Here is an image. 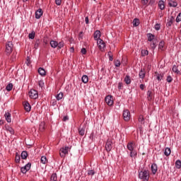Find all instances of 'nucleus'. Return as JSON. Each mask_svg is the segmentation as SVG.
<instances>
[{"instance_id":"f257e3e1","label":"nucleus","mask_w":181,"mask_h":181,"mask_svg":"<svg viewBox=\"0 0 181 181\" xmlns=\"http://www.w3.org/2000/svg\"><path fill=\"white\" fill-rule=\"evenodd\" d=\"M13 52V42L8 41L6 43L5 53L6 56H11Z\"/></svg>"},{"instance_id":"f03ea898","label":"nucleus","mask_w":181,"mask_h":181,"mask_svg":"<svg viewBox=\"0 0 181 181\" xmlns=\"http://www.w3.org/2000/svg\"><path fill=\"white\" fill-rule=\"evenodd\" d=\"M139 177L143 181H149V171L143 170L139 173Z\"/></svg>"},{"instance_id":"7ed1b4c3","label":"nucleus","mask_w":181,"mask_h":181,"mask_svg":"<svg viewBox=\"0 0 181 181\" xmlns=\"http://www.w3.org/2000/svg\"><path fill=\"white\" fill-rule=\"evenodd\" d=\"M28 96L30 98H32L33 100H36L37 98H39V93H37V90L35 89H31L28 92Z\"/></svg>"},{"instance_id":"20e7f679","label":"nucleus","mask_w":181,"mask_h":181,"mask_svg":"<svg viewBox=\"0 0 181 181\" xmlns=\"http://www.w3.org/2000/svg\"><path fill=\"white\" fill-rule=\"evenodd\" d=\"M122 115H123V119H124V121H126L127 122H128V121L131 119V112H129L128 109H125L123 110Z\"/></svg>"},{"instance_id":"39448f33","label":"nucleus","mask_w":181,"mask_h":181,"mask_svg":"<svg viewBox=\"0 0 181 181\" xmlns=\"http://www.w3.org/2000/svg\"><path fill=\"white\" fill-rule=\"evenodd\" d=\"M112 139H108L105 146L107 152H111V150L112 149Z\"/></svg>"},{"instance_id":"423d86ee","label":"nucleus","mask_w":181,"mask_h":181,"mask_svg":"<svg viewBox=\"0 0 181 181\" xmlns=\"http://www.w3.org/2000/svg\"><path fill=\"white\" fill-rule=\"evenodd\" d=\"M69 154V146L62 147L60 149L59 155L61 158H65Z\"/></svg>"},{"instance_id":"0eeeda50","label":"nucleus","mask_w":181,"mask_h":181,"mask_svg":"<svg viewBox=\"0 0 181 181\" xmlns=\"http://www.w3.org/2000/svg\"><path fill=\"white\" fill-rule=\"evenodd\" d=\"M30 166H32V163H28L25 166L22 167L21 168V173L25 174V173H26V172H28V170H30Z\"/></svg>"},{"instance_id":"6e6552de","label":"nucleus","mask_w":181,"mask_h":181,"mask_svg":"<svg viewBox=\"0 0 181 181\" xmlns=\"http://www.w3.org/2000/svg\"><path fill=\"white\" fill-rule=\"evenodd\" d=\"M105 103L107 104V105H112L114 104V101L112 100V96L111 95H107L105 97Z\"/></svg>"},{"instance_id":"1a4fd4ad","label":"nucleus","mask_w":181,"mask_h":181,"mask_svg":"<svg viewBox=\"0 0 181 181\" xmlns=\"http://www.w3.org/2000/svg\"><path fill=\"white\" fill-rule=\"evenodd\" d=\"M97 43L100 50H104V49H105V42L103 40H98Z\"/></svg>"},{"instance_id":"9d476101","label":"nucleus","mask_w":181,"mask_h":181,"mask_svg":"<svg viewBox=\"0 0 181 181\" xmlns=\"http://www.w3.org/2000/svg\"><path fill=\"white\" fill-rule=\"evenodd\" d=\"M42 15H43V11L42 10V8H39L35 12V18L40 19V18H42Z\"/></svg>"},{"instance_id":"9b49d317","label":"nucleus","mask_w":181,"mask_h":181,"mask_svg":"<svg viewBox=\"0 0 181 181\" xmlns=\"http://www.w3.org/2000/svg\"><path fill=\"white\" fill-rule=\"evenodd\" d=\"M100 37H101V32H100V30H96L94 33V39L95 40H97L98 42V40H101L100 39Z\"/></svg>"},{"instance_id":"f8f14e48","label":"nucleus","mask_w":181,"mask_h":181,"mask_svg":"<svg viewBox=\"0 0 181 181\" xmlns=\"http://www.w3.org/2000/svg\"><path fill=\"white\" fill-rule=\"evenodd\" d=\"M146 75V71H145V69H141L139 73V78H141L142 80H144V78H145Z\"/></svg>"},{"instance_id":"ddd939ff","label":"nucleus","mask_w":181,"mask_h":181,"mask_svg":"<svg viewBox=\"0 0 181 181\" xmlns=\"http://www.w3.org/2000/svg\"><path fill=\"white\" fill-rule=\"evenodd\" d=\"M151 168L153 175H156V173L158 172V165H156V163H153Z\"/></svg>"},{"instance_id":"4468645a","label":"nucleus","mask_w":181,"mask_h":181,"mask_svg":"<svg viewBox=\"0 0 181 181\" xmlns=\"http://www.w3.org/2000/svg\"><path fill=\"white\" fill-rule=\"evenodd\" d=\"M169 6H173V8H176L177 6V2L176 0H168Z\"/></svg>"},{"instance_id":"2eb2a0df","label":"nucleus","mask_w":181,"mask_h":181,"mask_svg":"<svg viewBox=\"0 0 181 181\" xmlns=\"http://www.w3.org/2000/svg\"><path fill=\"white\" fill-rule=\"evenodd\" d=\"M127 148L128 151H135L134 148V141L129 142L127 145Z\"/></svg>"},{"instance_id":"dca6fc26","label":"nucleus","mask_w":181,"mask_h":181,"mask_svg":"<svg viewBox=\"0 0 181 181\" xmlns=\"http://www.w3.org/2000/svg\"><path fill=\"white\" fill-rule=\"evenodd\" d=\"M6 121L8 123L12 122V119L11 118V113L6 112L4 115Z\"/></svg>"},{"instance_id":"f3484780","label":"nucleus","mask_w":181,"mask_h":181,"mask_svg":"<svg viewBox=\"0 0 181 181\" xmlns=\"http://www.w3.org/2000/svg\"><path fill=\"white\" fill-rule=\"evenodd\" d=\"M24 108L27 112H30V110H32V107H30V104L29 103L26 102L24 104Z\"/></svg>"},{"instance_id":"a211bd4d","label":"nucleus","mask_w":181,"mask_h":181,"mask_svg":"<svg viewBox=\"0 0 181 181\" xmlns=\"http://www.w3.org/2000/svg\"><path fill=\"white\" fill-rule=\"evenodd\" d=\"M138 121L141 124V125H144V124H145V118L144 117V115H140L139 116Z\"/></svg>"},{"instance_id":"6ab92c4d","label":"nucleus","mask_w":181,"mask_h":181,"mask_svg":"<svg viewBox=\"0 0 181 181\" xmlns=\"http://www.w3.org/2000/svg\"><path fill=\"white\" fill-rule=\"evenodd\" d=\"M58 45H59V42H57V41H56V40H51L50 41V46L53 49H56V47H57Z\"/></svg>"},{"instance_id":"aec40b11","label":"nucleus","mask_w":181,"mask_h":181,"mask_svg":"<svg viewBox=\"0 0 181 181\" xmlns=\"http://www.w3.org/2000/svg\"><path fill=\"white\" fill-rule=\"evenodd\" d=\"M158 8H160V9L161 11H163V9H165V1L160 0L158 1Z\"/></svg>"},{"instance_id":"412c9836","label":"nucleus","mask_w":181,"mask_h":181,"mask_svg":"<svg viewBox=\"0 0 181 181\" xmlns=\"http://www.w3.org/2000/svg\"><path fill=\"white\" fill-rule=\"evenodd\" d=\"M165 47V42L160 41L158 45V50H160L161 52H163Z\"/></svg>"},{"instance_id":"4be33fe9","label":"nucleus","mask_w":181,"mask_h":181,"mask_svg":"<svg viewBox=\"0 0 181 181\" xmlns=\"http://www.w3.org/2000/svg\"><path fill=\"white\" fill-rule=\"evenodd\" d=\"M171 153H172V151L170 150V148L167 147L165 148L164 155L165 156H169V155H170Z\"/></svg>"},{"instance_id":"5701e85b","label":"nucleus","mask_w":181,"mask_h":181,"mask_svg":"<svg viewBox=\"0 0 181 181\" xmlns=\"http://www.w3.org/2000/svg\"><path fill=\"white\" fill-rule=\"evenodd\" d=\"M38 73L40 76H46V71L43 68H39L38 69Z\"/></svg>"},{"instance_id":"b1692460","label":"nucleus","mask_w":181,"mask_h":181,"mask_svg":"<svg viewBox=\"0 0 181 181\" xmlns=\"http://www.w3.org/2000/svg\"><path fill=\"white\" fill-rule=\"evenodd\" d=\"M131 76H129V75H127L124 77V83H126V84H131Z\"/></svg>"},{"instance_id":"393cba45","label":"nucleus","mask_w":181,"mask_h":181,"mask_svg":"<svg viewBox=\"0 0 181 181\" xmlns=\"http://www.w3.org/2000/svg\"><path fill=\"white\" fill-rule=\"evenodd\" d=\"M81 81L83 82L84 84H87V83H88V76L83 75L81 78Z\"/></svg>"},{"instance_id":"a878e982","label":"nucleus","mask_w":181,"mask_h":181,"mask_svg":"<svg viewBox=\"0 0 181 181\" xmlns=\"http://www.w3.org/2000/svg\"><path fill=\"white\" fill-rule=\"evenodd\" d=\"M147 37H148V42H152V40H153V39H155V35L152 33H148V34H147Z\"/></svg>"},{"instance_id":"bb28decb","label":"nucleus","mask_w":181,"mask_h":181,"mask_svg":"<svg viewBox=\"0 0 181 181\" xmlns=\"http://www.w3.org/2000/svg\"><path fill=\"white\" fill-rule=\"evenodd\" d=\"M136 155H138V153L136 152V150L130 151L129 156L131 158H135Z\"/></svg>"},{"instance_id":"cd10ccee","label":"nucleus","mask_w":181,"mask_h":181,"mask_svg":"<svg viewBox=\"0 0 181 181\" xmlns=\"http://www.w3.org/2000/svg\"><path fill=\"white\" fill-rule=\"evenodd\" d=\"M6 129L8 132H10L11 135H13L15 134V131L13 130V129L9 126L6 127Z\"/></svg>"},{"instance_id":"c85d7f7f","label":"nucleus","mask_w":181,"mask_h":181,"mask_svg":"<svg viewBox=\"0 0 181 181\" xmlns=\"http://www.w3.org/2000/svg\"><path fill=\"white\" fill-rule=\"evenodd\" d=\"M16 163H20L21 162V155L18 153H16V158H15Z\"/></svg>"},{"instance_id":"c756f323","label":"nucleus","mask_w":181,"mask_h":181,"mask_svg":"<svg viewBox=\"0 0 181 181\" xmlns=\"http://www.w3.org/2000/svg\"><path fill=\"white\" fill-rule=\"evenodd\" d=\"M173 71L176 74H180V71L177 69V66L173 65Z\"/></svg>"},{"instance_id":"7c9ffc66","label":"nucleus","mask_w":181,"mask_h":181,"mask_svg":"<svg viewBox=\"0 0 181 181\" xmlns=\"http://www.w3.org/2000/svg\"><path fill=\"white\" fill-rule=\"evenodd\" d=\"M133 26L134 27L139 26V19L134 18L133 20Z\"/></svg>"},{"instance_id":"2f4dec72","label":"nucleus","mask_w":181,"mask_h":181,"mask_svg":"<svg viewBox=\"0 0 181 181\" xmlns=\"http://www.w3.org/2000/svg\"><path fill=\"white\" fill-rule=\"evenodd\" d=\"M147 99L148 101H151L152 100V90L147 91Z\"/></svg>"},{"instance_id":"473e14b6","label":"nucleus","mask_w":181,"mask_h":181,"mask_svg":"<svg viewBox=\"0 0 181 181\" xmlns=\"http://www.w3.org/2000/svg\"><path fill=\"white\" fill-rule=\"evenodd\" d=\"M12 88H13V84L12 83H8L6 87L7 91H12Z\"/></svg>"},{"instance_id":"72a5a7b5","label":"nucleus","mask_w":181,"mask_h":181,"mask_svg":"<svg viewBox=\"0 0 181 181\" xmlns=\"http://www.w3.org/2000/svg\"><path fill=\"white\" fill-rule=\"evenodd\" d=\"M41 163H43V165H46V163H47V158H46V156H42L41 157Z\"/></svg>"},{"instance_id":"f704fd0d","label":"nucleus","mask_w":181,"mask_h":181,"mask_svg":"<svg viewBox=\"0 0 181 181\" xmlns=\"http://www.w3.org/2000/svg\"><path fill=\"white\" fill-rule=\"evenodd\" d=\"M50 181H57V174L53 173L51 175Z\"/></svg>"},{"instance_id":"c9c22d12","label":"nucleus","mask_w":181,"mask_h":181,"mask_svg":"<svg viewBox=\"0 0 181 181\" xmlns=\"http://www.w3.org/2000/svg\"><path fill=\"white\" fill-rule=\"evenodd\" d=\"M45 122H42L40 124V127H39L40 131H41V132L45 131Z\"/></svg>"},{"instance_id":"e433bc0d","label":"nucleus","mask_w":181,"mask_h":181,"mask_svg":"<svg viewBox=\"0 0 181 181\" xmlns=\"http://www.w3.org/2000/svg\"><path fill=\"white\" fill-rule=\"evenodd\" d=\"M21 158L22 159H26L28 158V152H26L25 151H23L22 153H21Z\"/></svg>"},{"instance_id":"4c0bfd02","label":"nucleus","mask_w":181,"mask_h":181,"mask_svg":"<svg viewBox=\"0 0 181 181\" xmlns=\"http://www.w3.org/2000/svg\"><path fill=\"white\" fill-rule=\"evenodd\" d=\"M175 168H177V169H180V168H181V161H180V160H176Z\"/></svg>"},{"instance_id":"58836bf2","label":"nucleus","mask_w":181,"mask_h":181,"mask_svg":"<svg viewBox=\"0 0 181 181\" xmlns=\"http://www.w3.org/2000/svg\"><path fill=\"white\" fill-rule=\"evenodd\" d=\"M63 93H59V94H57V95H56V98H57V100H58V101H60V100H62V98H63Z\"/></svg>"},{"instance_id":"ea45409f","label":"nucleus","mask_w":181,"mask_h":181,"mask_svg":"<svg viewBox=\"0 0 181 181\" xmlns=\"http://www.w3.org/2000/svg\"><path fill=\"white\" fill-rule=\"evenodd\" d=\"M11 62H15L16 60V53L13 52L12 55L11 56Z\"/></svg>"},{"instance_id":"a19ab883","label":"nucleus","mask_w":181,"mask_h":181,"mask_svg":"<svg viewBox=\"0 0 181 181\" xmlns=\"http://www.w3.org/2000/svg\"><path fill=\"white\" fill-rule=\"evenodd\" d=\"M115 67H119L121 66V61L119 59H117L114 62Z\"/></svg>"},{"instance_id":"79ce46f5","label":"nucleus","mask_w":181,"mask_h":181,"mask_svg":"<svg viewBox=\"0 0 181 181\" xmlns=\"http://www.w3.org/2000/svg\"><path fill=\"white\" fill-rule=\"evenodd\" d=\"M64 47V42H63V41L59 42L58 43V45H57V47H58L59 49H62V48Z\"/></svg>"},{"instance_id":"37998d69","label":"nucleus","mask_w":181,"mask_h":181,"mask_svg":"<svg viewBox=\"0 0 181 181\" xmlns=\"http://www.w3.org/2000/svg\"><path fill=\"white\" fill-rule=\"evenodd\" d=\"M149 52L146 49H142L141 50V56H148Z\"/></svg>"},{"instance_id":"c03bdc74","label":"nucleus","mask_w":181,"mask_h":181,"mask_svg":"<svg viewBox=\"0 0 181 181\" xmlns=\"http://www.w3.org/2000/svg\"><path fill=\"white\" fill-rule=\"evenodd\" d=\"M38 86L39 87H40L41 89L43 88L45 86V82H43V81H39Z\"/></svg>"},{"instance_id":"a18cd8bd","label":"nucleus","mask_w":181,"mask_h":181,"mask_svg":"<svg viewBox=\"0 0 181 181\" xmlns=\"http://www.w3.org/2000/svg\"><path fill=\"white\" fill-rule=\"evenodd\" d=\"M35 32L33 31L31 33L28 35L29 39H35Z\"/></svg>"},{"instance_id":"49530a36","label":"nucleus","mask_w":181,"mask_h":181,"mask_svg":"<svg viewBox=\"0 0 181 181\" xmlns=\"http://www.w3.org/2000/svg\"><path fill=\"white\" fill-rule=\"evenodd\" d=\"M84 134H86V130L84 129H79V135H81V136H83Z\"/></svg>"},{"instance_id":"de8ad7c7","label":"nucleus","mask_w":181,"mask_h":181,"mask_svg":"<svg viewBox=\"0 0 181 181\" xmlns=\"http://www.w3.org/2000/svg\"><path fill=\"white\" fill-rule=\"evenodd\" d=\"M88 175L89 176H94V175H95V173L93 170H90L88 171Z\"/></svg>"},{"instance_id":"09e8293b","label":"nucleus","mask_w":181,"mask_h":181,"mask_svg":"<svg viewBox=\"0 0 181 181\" xmlns=\"http://www.w3.org/2000/svg\"><path fill=\"white\" fill-rule=\"evenodd\" d=\"M176 22H177V23L181 22V13H180L177 15V18H176Z\"/></svg>"},{"instance_id":"8fccbe9b","label":"nucleus","mask_w":181,"mask_h":181,"mask_svg":"<svg viewBox=\"0 0 181 181\" xmlns=\"http://www.w3.org/2000/svg\"><path fill=\"white\" fill-rule=\"evenodd\" d=\"M154 29H156V30H160V24H158V23L154 25Z\"/></svg>"},{"instance_id":"3c124183","label":"nucleus","mask_w":181,"mask_h":181,"mask_svg":"<svg viewBox=\"0 0 181 181\" xmlns=\"http://www.w3.org/2000/svg\"><path fill=\"white\" fill-rule=\"evenodd\" d=\"M156 78H157V80H158V81H160V80H162V78H163V76L162 75L158 74L156 75Z\"/></svg>"},{"instance_id":"603ef678","label":"nucleus","mask_w":181,"mask_h":181,"mask_svg":"<svg viewBox=\"0 0 181 181\" xmlns=\"http://www.w3.org/2000/svg\"><path fill=\"white\" fill-rule=\"evenodd\" d=\"M39 45H40V42L39 40L36 41V42L34 45V48L35 49H38L39 48Z\"/></svg>"},{"instance_id":"864d4df0","label":"nucleus","mask_w":181,"mask_h":181,"mask_svg":"<svg viewBox=\"0 0 181 181\" xmlns=\"http://www.w3.org/2000/svg\"><path fill=\"white\" fill-rule=\"evenodd\" d=\"M150 46H151V49H153V50H155V49L156 48V43L151 42Z\"/></svg>"},{"instance_id":"5fc2aeb1","label":"nucleus","mask_w":181,"mask_h":181,"mask_svg":"<svg viewBox=\"0 0 181 181\" xmlns=\"http://www.w3.org/2000/svg\"><path fill=\"white\" fill-rule=\"evenodd\" d=\"M166 80H167L168 83H172V81H173V78H172V76H168L167 77Z\"/></svg>"},{"instance_id":"6e6d98bb","label":"nucleus","mask_w":181,"mask_h":181,"mask_svg":"<svg viewBox=\"0 0 181 181\" xmlns=\"http://www.w3.org/2000/svg\"><path fill=\"white\" fill-rule=\"evenodd\" d=\"M83 31L80 32L79 34H78V40H83Z\"/></svg>"},{"instance_id":"4d7b16f0","label":"nucleus","mask_w":181,"mask_h":181,"mask_svg":"<svg viewBox=\"0 0 181 181\" xmlns=\"http://www.w3.org/2000/svg\"><path fill=\"white\" fill-rule=\"evenodd\" d=\"M173 23V17H172L170 19V21H169V22L168 23V26H172V24Z\"/></svg>"},{"instance_id":"13d9d810","label":"nucleus","mask_w":181,"mask_h":181,"mask_svg":"<svg viewBox=\"0 0 181 181\" xmlns=\"http://www.w3.org/2000/svg\"><path fill=\"white\" fill-rule=\"evenodd\" d=\"M81 53H82V54H87V49H86V48H82L81 49Z\"/></svg>"},{"instance_id":"bf43d9fd","label":"nucleus","mask_w":181,"mask_h":181,"mask_svg":"<svg viewBox=\"0 0 181 181\" xmlns=\"http://www.w3.org/2000/svg\"><path fill=\"white\" fill-rule=\"evenodd\" d=\"M55 4L58 6H60V5H62V0H55Z\"/></svg>"},{"instance_id":"052dcab7","label":"nucleus","mask_w":181,"mask_h":181,"mask_svg":"<svg viewBox=\"0 0 181 181\" xmlns=\"http://www.w3.org/2000/svg\"><path fill=\"white\" fill-rule=\"evenodd\" d=\"M141 2L144 4V5H147L149 0H141Z\"/></svg>"},{"instance_id":"680f3d73","label":"nucleus","mask_w":181,"mask_h":181,"mask_svg":"<svg viewBox=\"0 0 181 181\" xmlns=\"http://www.w3.org/2000/svg\"><path fill=\"white\" fill-rule=\"evenodd\" d=\"M140 88L141 89V90H145V84H144V83H141V84H140Z\"/></svg>"},{"instance_id":"e2e57ef3","label":"nucleus","mask_w":181,"mask_h":181,"mask_svg":"<svg viewBox=\"0 0 181 181\" xmlns=\"http://www.w3.org/2000/svg\"><path fill=\"white\" fill-rule=\"evenodd\" d=\"M63 121H64V122L69 121V116H64L63 118Z\"/></svg>"},{"instance_id":"0e129e2a","label":"nucleus","mask_w":181,"mask_h":181,"mask_svg":"<svg viewBox=\"0 0 181 181\" xmlns=\"http://www.w3.org/2000/svg\"><path fill=\"white\" fill-rule=\"evenodd\" d=\"M118 88H119V90H121V88H122V83H119Z\"/></svg>"},{"instance_id":"69168bd1","label":"nucleus","mask_w":181,"mask_h":181,"mask_svg":"<svg viewBox=\"0 0 181 181\" xmlns=\"http://www.w3.org/2000/svg\"><path fill=\"white\" fill-rule=\"evenodd\" d=\"M109 60H110V62H112L114 60L112 55H109Z\"/></svg>"},{"instance_id":"338daca9","label":"nucleus","mask_w":181,"mask_h":181,"mask_svg":"<svg viewBox=\"0 0 181 181\" xmlns=\"http://www.w3.org/2000/svg\"><path fill=\"white\" fill-rule=\"evenodd\" d=\"M85 22H86V25H88V16L85 18Z\"/></svg>"},{"instance_id":"774afa93","label":"nucleus","mask_w":181,"mask_h":181,"mask_svg":"<svg viewBox=\"0 0 181 181\" xmlns=\"http://www.w3.org/2000/svg\"><path fill=\"white\" fill-rule=\"evenodd\" d=\"M70 52H71V53L74 52V47H71Z\"/></svg>"}]
</instances>
